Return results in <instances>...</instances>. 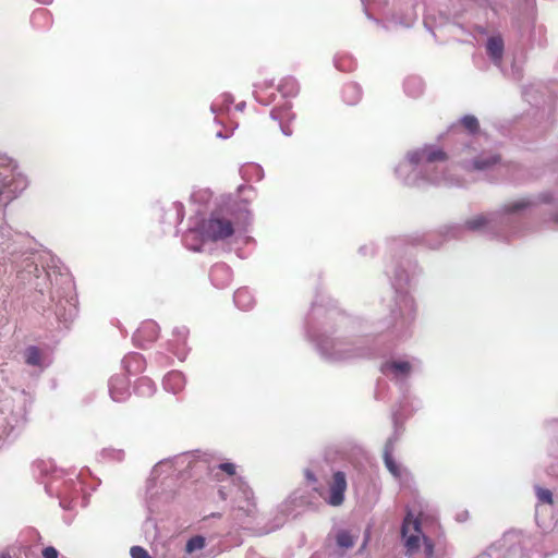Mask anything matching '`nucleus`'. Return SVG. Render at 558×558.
Segmentation results:
<instances>
[{
  "mask_svg": "<svg viewBox=\"0 0 558 558\" xmlns=\"http://www.w3.org/2000/svg\"><path fill=\"white\" fill-rule=\"evenodd\" d=\"M425 521L426 518L423 517L422 513L418 517H414L411 512H408L407 517H404L401 535L408 555L417 553L421 543H423V550H425L426 558L434 557V542L422 531V525Z\"/></svg>",
  "mask_w": 558,
  "mask_h": 558,
  "instance_id": "obj_1",
  "label": "nucleus"
},
{
  "mask_svg": "<svg viewBox=\"0 0 558 558\" xmlns=\"http://www.w3.org/2000/svg\"><path fill=\"white\" fill-rule=\"evenodd\" d=\"M199 232L203 240L208 242L223 241L234 233V227L230 219L223 217L218 211H214L199 226Z\"/></svg>",
  "mask_w": 558,
  "mask_h": 558,
  "instance_id": "obj_2",
  "label": "nucleus"
},
{
  "mask_svg": "<svg viewBox=\"0 0 558 558\" xmlns=\"http://www.w3.org/2000/svg\"><path fill=\"white\" fill-rule=\"evenodd\" d=\"M347 488V476L342 471H336L328 483V496L324 497L325 502L330 507L341 506L344 501Z\"/></svg>",
  "mask_w": 558,
  "mask_h": 558,
  "instance_id": "obj_3",
  "label": "nucleus"
},
{
  "mask_svg": "<svg viewBox=\"0 0 558 558\" xmlns=\"http://www.w3.org/2000/svg\"><path fill=\"white\" fill-rule=\"evenodd\" d=\"M159 337V327L154 320H146L142 323L140 328L134 333L135 341L140 342L141 347H145L146 342H153Z\"/></svg>",
  "mask_w": 558,
  "mask_h": 558,
  "instance_id": "obj_4",
  "label": "nucleus"
},
{
  "mask_svg": "<svg viewBox=\"0 0 558 558\" xmlns=\"http://www.w3.org/2000/svg\"><path fill=\"white\" fill-rule=\"evenodd\" d=\"M447 158L445 150L437 147H426L412 156V162H445Z\"/></svg>",
  "mask_w": 558,
  "mask_h": 558,
  "instance_id": "obj_5",
  "label": "nucleus"
},
{
  "mask_svg": "<svg viewBox=\"0 0 558 558\" xmlns=\"http://www.w3.org/2000/svg\"><path fill=\"white\" fill-rule=\"evenodd\" d=\"M502 51H505V43L502 41L501 37H489L487 40V52L490 59L494 60V62H500Z\"/></svg>",
  "mask_w": 558,
  "mask_h": 558,
  "instance_id": "obj_6",
  "label": "nucleus"
},
{
  "mask_svg": "<svg viewBox=\"0 0 558 558\" xmlns=\"http://www.w3.org/2000/svg\"><path fill=\"white\" fill-rule=\"evenodd\" d=\"M384 369L392 372L396 376H408L411 365L409 361H390L385 363Z\"/></svg>",
  "mask_w": 558,
  "mask_h": 558,
  "instance_id": "obj_7",
  "label": "nucleus"
},
{
  "mask_svg": "<svg viewBox=\"0 0 558 558\" xmlns=\"http://www.w3.org/2000/svg\"><path fill=\"white\" fill-rule=\"evenodd\" d=\"M165 387L172 392H179L184 387V377L179 372H171L165 377Z\"/></svg>",
  "mask_w": 558,
  "mask_h": 558,
  "instance_id": "obj_8",
  "label": "nucleus"
},
{
  "mask_svg": "<svg viewBox=\"0 0 558 558\" xmlns=\"http://www.w3.org/2000/svg\"><path fill=\"white\" fill-rule=\"evenodd\" d=\"M391 452H392V446L389 444L385 447V452H384L385 466L387 470H389L391 475H393L396 477H400V468L398 466Z\"/></svg>",
  "mask_w": 558,
  "mask_h": 558,
  "instance_id": "obj_9",
  "label": "nucleus"
},
{
  "mask_svg": "<svg viewBox=\"0 0 558 558\" xmlns=\"http://www.w3.org/2000/svg\"><path fill=\"white\" fill-rule=\"evenodd\" d=\"M500 162V157L499 155H488V156H480L478 158L475 159L474 161V168L476 170H487L489 169L490 167H494L496 166L497 163Z\"/></svg>",
  "mask_w": 558,
  "mask_h": 558,
  "instance_id": "obj_10",
  "label": "nucleus"
},
{
  "mask_svg": "<svg viewBox=\"0 0 558 558\" xmlns=\"http://www.w3.org/2000/svg\"><path fill=\"white\" fill-rule=\"evenodd\" d=\"M279 92H281L284 97H293L299 92L298 81L292 77H287L281 81L279 85Z\"/></svg>",
  "mask_w": 558,
  "mask_h": 558,
  "instance_id": "obj_11",
  "label": "nucleus"
},
{
  "mask_svg": "<svg viewBox=\"0 0 558 558\" xmlns=\"http://www.w3.org/2000/svg\"><path fill=\"white\" fill-rule=\"evenodd\" d=\"M25 362L31 366H39L40 352L37 347H28L25 351Z\"/></svg>",
  "mask_w": 558,
  "mask_h": 558,
  "instance_id": "obj_12",
  "label": "nucleus"
},
{
  "mask_svg": "<svg viewBox=\"0 0 558 558\" xmlns=\"http://www.w3.org/2000/svg\"><path fill=\"white\" fill-rule=\"evenodd\" d=\"M487 218L485 216H475L474 218L465 220L464 226L471 231L481 230L487 226Z\"/></svg>",
  "mask_w": 558,
  "mask_h": 558,
  "instance_id": "obj_13",
  "label": "nucleus"
},
{
  "mask_svg": "<svg viewBox=\"0 0 558 558\" xmlns=\"http://www.w3.org/2000/svg\"><path fill=\"white\" fill-rule=\"evenodd\" d=\"M336 542H337L338 547H340V548L348 549V548L354 546L353 536H351L348 531H341V532L337 533Z\"/></svg>",
  "mask_w": 558,
  "mask_h": 558,
  "instance_id": "obj_14",
  "label": "nucleus"
},
{
  "mask_svg": "<svg viewBox=\"0 0 558 558\" xmlns=\"http://www.w3.org/2000/svg\"><path fill=\"white\" fill-rule=\"evenodd\" d=\"M460 124L471 134L478 132V121L475 116H465L460 120Z\"/></svg>",
  "mask_w": 558,
  "mask_h": 558,
  "instance_id": "obj_15",
  "label": "nucleus"
},
{
  "mask_svg": "<svg viewBox=\"0 0 558 558\" xmlns=\"http://www.w3.org/2000/svg\"><path fill=\"white\" fill-rule=\"evenodd\" d=\"M206 545L203 536H192L187 544H185V551L195 553L196 550H201Z\"/></svg>",
  "mask_w": 558,
  "mask_h": 558,
  "instance_id": "obj_16",
  "label": "nucleus"
},
{
  "mask_svg": "<svg viewBox=\"0 0 558 558\" xmlns=\"http://www.w3.org/2000/svg\"><path fill=\"white\" fill-rule=\"evenodd\" d=\"M536 496H537L538 501H541L543 504H548V505L553 504L551 492L547 488L536 487Z\"/></svg>",
  "mask_w": 558,
  "mask_h": 558,
  "instance_id": "obj_17",
  "label": "nucleus"
},
{
  "mask_svg": "<svg viewBox=\"0 0 558 558\" xmlns=\"http://www.w3.org/2000/svg\"><path fill=\"white\" fill-rule=\"evenodd\" d=\"M130 556H131V558H151V556H149L148 551L145 548H143L142 546L131 547Z\"/></svg>",
  "mask_w": 558,
  "mask_h": 558,
  "instance_id": "obj_18",
  "label": "nucleus"
},
{
  "mask_svg": "<svg viewBox=\"0 0 558 558\" xmlns=\"http://www.w3.org/2000/svg\"><path fill=\"white\" fill-rule=\"evenodd\" d=\"M218 469L230 476H233L236 473V466L231 462L220 463Z\"/></svg>",
  "mask_w": 558,
  "mask_h": 558,
  "instance_id": "obj_19",
  "label": "nucleus"
},
{
  "mask_svg": "<svg viewBox=\"0 0 558 558\" xmlns=\"http://www.w3.org/2000/svg\"><path fill=\"white\" fill-rule=\"evenodd\" d=\"M44 558H58V551L53 546H47L43 550Z\"/></svg>",
  "mask_w": 558,
  "mask_h": 558,
  "instance_id": "obj_20",
  "label": "nucleus"
},
{
  "mask_svg": "<svg viewBox=\"0 0 558 558\" xmlns=\"http://www.w3.org/2000/svg\"><path fill=\"white\" fill-rule=\"evenodd\" d=\"M270 86H271V82H268L267 80L257 81L255 83V93L258 94V93L263 92L264 89H267Z\"/></svg>",
  "mask_w": 558,
  "mask_h": 558,
  "instance_id": "obj_21",
  "label": "nucleus"
},
{
  "mask_svg": "<svg viewBox=\"0 0 558 558\" xmlns=\"http://www.w3.org/2000/svg\"><path fill=\"white\" fill-rule=\"evenodd\" d=\"M525 206H526V203H524V202L514 203L513 205H510V207H508V210L513 213V211H518L521 208H524Z\"/></svg>",
  "mask_w": 558,
  "mask_h": 558,
  "instance_id": "obj_22",
  "label": "nucleus"
},
{
  "mask_svg": "<svg viewBox=\"0 0 558 558\" xmlns=\"http://www.w3.org/2000/svg\"><path fill=\"white\" fill-rule=\"evenodd\" d=\"M140 385H147V386L149 387V381H148V379H146V378H142V379L140 380Z\"/></svg>",
  "mask_w": 558,
  "mask_h": 558,
  "instance_id": "obj_23",
  "label": "nucleus"
},
{
  "mask_svg": "<svg viewBox=\"0 0 558 558\" xmlns=\"http://www.w3.org/2000/svg\"><path fill=\"white\" fill-rule=\"evenodd\" d=\"M307 478H308L310 481H312L313 483H315V482H316V477H315V476H313L311 473H307Z\"/></svg>",
  "mask_w": 558,
  "mask_h": 558,
  "instance_id": "obj_24",
  "label": "nucleus"
},
{
  "mask_svg": "<svg viewBox=\"0 0 558 558\" xmlns=\"http://www.w3.org/2000/svg\"><path fill=\"white\" fill-rule=\"evenodd\" d=\"M36 1L39 3H43V4H49L52 0H36Z\"/></svg>",
  "mask_w": 558,
  "mask_h": 558,
  "instance_id": "obj_25",
  "label": "nucleus"
},
{
  "mask_svg": "<svg viewBox=\"0 0 558 558\" xmlns=\"http://www.w3.org/2000/svg\"><path fill=\"white\" fill-rule=\"evenodd\" d=\"M243 294V292L239 291L236 292V300Z\"/></svg>",
  "mask_w": 558,
  "mask_h": 558,
  "instance_id": "obj_26",
  "label": "nucleus"
}]
</instances>
